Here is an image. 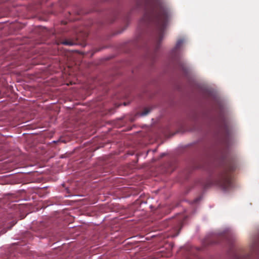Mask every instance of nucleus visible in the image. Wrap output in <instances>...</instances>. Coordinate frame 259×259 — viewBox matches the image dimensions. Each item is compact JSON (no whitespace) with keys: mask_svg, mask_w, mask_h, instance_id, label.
Wrapping results in <instances>:
<instances>
[{"mask_svg":"<svg viewBox=\"0 0 259 259\" xmlns=\"http://www.w3.org/2000/svg\"><path fill=\"white\" fill-rule=\"evenodd\" d=\"M57 44L59 45L60 44L64 45L65 46H71L75 45V42L72 40L69 39L60 40L57 41Z\"/></svg>","mask_w":259,"mask_h":259,"instance_id":"39448f33","label":"nucleus"},{"mask_svg":"<svg viewBox=\"0 0 259 259\" xmlns=\"http://www.w3.org/2000/svg\"><path fill=\"white\" fill-rule=\"evenodd\" d=\"M184 41V40L183 39H179V40H178L176 46L172 50V55L175 56L177 55V52L180 49Z\"/></svg>","mask_w":259,"mask_h":259,"instance_id":"20e7f679","label":"nucleus"},{"mask_svg":"<svg viewBox=\"0 0 259 259\" xmlns=\"http://www.w3.org/2000/svg\"><path fill=\"white\" fill-rule=\"evenodd\" d=\"M253 245H254V246H253L252 248L254 249H255L256 248V246L257 245V244H254Z\"/></svg>","mask_w":259,"mask_h":259,"instance_id":"1a4fd4ad","label":"nucleus"},{"mask_svg":"<svg viewBox=\"0 0 259 259\" xmlns=\"http://www.w3.org/2000/svg\"><path fill=\"white\" fill-rule=\"evenodd\" d=\"M237 259H249L250 256L249 254H241L236 256Z\"/></svg>","mask_w":259,"mask_h":259,"instance_id":"423d86ee","label":"nucleus"},{"mask_svg":"<svg viewBox=\"0 0 259 259\" xmlns=\"http://www.w3.org/2000/svg\"><path fill=\"white\" fill-rule=\"evenodd\" d=\"M213 243H219V241H217V242H213Z\"/></svg>","mask_w":259,"mask_h":259,"instance_id":"9d476101","label":"nucleus"},{"mask_svg":"<svg viewBox=\"0 0 259 259\" xmlns=\"http://www.w3.org/2000/svg\"><path fill=\"white\" fill-rule=\"evenodd\" d=\"M220 238H221L222 239H226V236L225 234H222L220 236Z\"/></svg>","mask_w":259,"mask_h":259,"instance_id":"6e6552de","label":"nucleus"},{"mask_svg":"<svg viewBox=\"0 0 259 259\" xmlns=\"http://www.w3.org/2000/svg\"><path fill=\"white\" fill-rule=\"evenodd\" d=\"M219 126L221 132L223 133L225 139L227 140L228 138L229 134V127L225 119L223 117H221Z\"/></svg>","mask_w":259,"mask_h":259,"instance_id":"7ed1b4c3","label":"nucleus"},{"mask_svg":"<svg viewBox=\"0 0 259 259\" xmlns=\"http://www.w3.org/2000/svg\"><path fill=\"white\" fill-rule=\"evenodd\" d=\"M145 7L146 12L141 21L145 25L152 23L155 26L156 31L155 52H156L162 40L170 12L162 0H148Z\"/></svg>","mask_w":259,"mask_h":259,"instance_id":"f257e3e1","label":"nucleus"},{"mask_svg":"<svg viewBox=\"0 0 259 259\" xmlns=\"http://www.w3.org/2000/svg\"><path fill=\"white\" fill-rule=\"evenodd\" d=\"M164 155H165V154L163 153V154H162L161 155V157H163V156H164Z\"/></svg>","mask_w":259,"mask_h":259,"instance_id":"9b49d317","label":"nucleus"},{"mask_svg":"<svg viewBox=\"0 0 259 259\" xmlns=\"http://www.w3.org/2000/svg\"><path fill=\"white\" fill-rule=\"evenodd\" d=\"M150 112V110L148 109V108H145L141 113L142 116H145L147 115L149 112Z\"/></svg>","mask_w":259,"mask_h":259,"instance_id":"0eeeda50","label":"nucleus"},{"mask_svg":"<svg viewBox=\"0 0 259 259\" xmlns=\"http://www.w3.org/2000/svg\"><path fill=\"white\" fill-rule=\"evenodd\" d=\"M222 168L216 179L208 181L204 185L207 188L214 184L224 191H227L233 187L232 172L235 170L237 166L233 159L223 157L222 160Z\"/></svg>","mask_w":259,"mask_h":259,"instance_id":"f03ea898","label":"nucleus"}]
</instances>
